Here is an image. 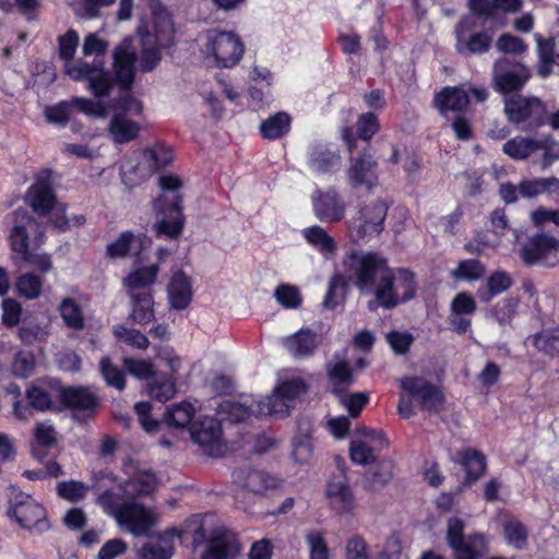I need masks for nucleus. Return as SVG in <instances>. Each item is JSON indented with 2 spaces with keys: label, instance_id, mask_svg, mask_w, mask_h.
<instances>
[{
  "label": "nucleus",
  "instance_id": "1",
  "mask_svg": "<svg viewBox=\"0 0 559 559\" xmlns=\"http://www.w3.org/2000/svg\"><path fill=\"white\" fill-rule=\"evenodd\" d=\"M129 477L118 491L106 490L97 501L105 513L112 516L121 526L135 536L146 535L154 523L152 512L139 499L151 496L157 488V477L151 471L139 467H128Z\"/></svg>",
  "mask_w": 559,
  "mask_h": 559
},
{
  "label": "nucleus",
  "instance_id": "2",
  "mask_svg": "<svg viewBox=\"0 0 559 559\" xmlns=\"http://www.w3.org/2000/svg\"><path fill=\"white\" fill-rule=\"evenodd\" d=\"M59 56L66 61L64 71L74 81L87 82V90L95 98L108 95L112 87L110 72L105 69L104 62L95 59L92 63L86 61L73 62L72 59L79 45V35L75 31L69 29L59 36Z\"/></svg>",
  "mask_w": 559,
  "mask_h": 559
},
{
  "label": "nucleus",
  "instance_id": "3",
  "mask_svg": "<svg viewBox=\"0 0 559 559\" xmlns=\"http://www.w3.org/2000/svg\"><path fill=\"white\" fill-rule=\"evenodd\" d=\"M131 38L123 39L114 50V73L115 78L110 75L112 87L110 88L109 96L116 85L119 86L121 93L116 102V108L120 109L126 117L127 115L138 116L142 112V103L136 99L132 93L131 87L134 81V63L136 60L135 49L132 45Z\"/></svg>",
  "mask_w": 559,
  "mask_h": 559
},
{
  "label": "nucleus",
  "instance_id": "4",
  "mask_svg": "<svg viewBox=\"0 0 559 559\" xmlns=\"http://www.w3.org/2000/svg\"><path fill=\"white\" fill-rule=\"evenodd\" d=\"M371 294L374 295L376 301L368 304L369 310L376 309L374 304L384 309H393L415 297V274L405 267L392 269L389 266Z\"/></svg>",
  "mask_w": 559,
  "mask_h": 559
},
{
  "label": "nucleus",
  "instance_id": "5",
  "mask_svg": "<svg viewBox=\"0 0 559 559\" xmlns=\"http://www.w3.org/2000/svg\"><path fill=\"white\" fill-rule=\"evenodd\" d=\"M159 187L164 195L154 202V207L165 215L168 214V217H164L155 224V231L159 237L177 238L185 226V216L181 211L182 200L179 194L182 182L176 176L164 175L159 177Z\"/></svg>",
  "mask_w": 559,
  "mask_h": 559
},
{
  "label": "nucleus",
  "instance_id": "6",
  "mask_svg": "<svg viewBox=\"0 0 559 559\" xmlns=\"http://www.w3.org/2000/svg\"><path fill=\"white\" fill-rule=\"evenodd\" d=\"M502 152L514 160L532 158L534 164L547 169L559 160V141L550 134L516 135L503 144Z\"/></svg>",
  "mask_w": 559,
  "mask_h": 559
},
{
  "label": "nucleus",
  "instance_id": "7",
  "mask_svg": "<svg viewBox=\"0 0 559 559\" xmlns=\"http://www.w3.org/2000/svg\"><path fill=\"white\" fill-rule=\"evenodd\" d=\"M343 265L348 280L362 295H369L388 270V260L376 252L352 250L346 253Z\"/></svg>",
  "mask_w": 559,
  "mask_h": 559
},
{
  "label": "nucleus",
  "instance_id": "8",
  "mask_svg": "<svg viewBox=\"0 0 559 559\" xmlns=\"http://www.w3.org/2000/svg\"><path fill=\"white\" fill-rule=\"evenodd\" d=\"M153 34L139 33L142 45L140 57V68L144 72H150L160 61L162 48L173 45L175 28L169 11L162 5H157L153 10Z\"/></svg>",
  "mask_w": 559,
  "mask_h": 559
},
{
  "label": "nucleus",
  "instance_id": "9",
  "mask_svg": "<svg viewBox=\"0 0 559 559\" xmlns=\"http://www.w3.org/2000/svg\"><path fill=\"white\" fill-rule=\"evenodd\" d=\"M8 515L19 525L34 533H44L49 528L46 511L31 495L10 487Z\"/></svg>",
  "mask_w": 559,
  "mask_h": 559
},
{
  "label": "nucleus",
  "instance_id": "10",
  "mask_svg": "<svg viewBox=\"0 0 559 559\" xmlns=\"http://www.w3.org/2000/svg\"><path fill=\"white\" fill-rule=\"evenodd\" d=\"M307 384L299 378L284 381L271 395L255 402V413L260 417L284 418L289 415L295 401L306 392Z\"/></svg>",
  "mask_w": 559,
  "mask_h": 559
},
{
  "label": "nucleus",
  "instance_id": "11",
  "mask_svg": "<svg viewBox=\"0 0 559 559\" xmlns=\"http://www.w3.org/2000/svg\"><path fill=\"white\" fill-rule=\"evenodd\" d=\"M204 39V52L221 68L235 67L243 56V43L234 32L209 29Z\"/></svg>",
  "mask_w": 559,
  "mask_h": 559
},
{
  "label": "nucleus",
  "instance_id": "12",
  "mask_svg": "<svg viewBox=\"0 0 559 559\" xmlns=\"http://www.w3.org/2000/svg\"><path fill=\"white\" fill-rule=\"evenodd\" d=\"M78 111L98 119H106L109 115L108 107L100 98L93 100L85 97H72L71 99L47 106L44 109V117L50 124L66 127Z\"/></svg>",
  "mask_w": 559,
  "mask_h": 559
},
{
  "label": "nucleus",
  "instance_id": "13",
  "mask_svg": "<svg viewBox=\"0 0 559 559\" xmlns=\"http://www.w3.org/2000/svg\"><path fill=\"white\" fill-rule=\"evenodd\" d=\"M504 114L516 126L535 129L546 124V105L535 96L515 94L506 97Z\"/></svg>",
  "mask_w": 559,
  "mask_h": 559
},
{
  "label": "nucleus",
  "instance_id": "14",
  "mask_svg": "<svg viewBox=\"0 0 559 559\" xmlns=\"http://www.w3.org/2000/svg\"><path fill=\"white\" fill-rule=\"evenodd\" d=\"M192 441L209 456H222L226 451L221 423L212 416L194 419L189 426Z\"/></svg>",
  "mask_w": 559,
  "mask_h": 559
},
{
  "label": "nucleus",
  "instance_id": "15",
  "mask_svg": "<svg viewBox=\"0 0 559 559\" xmlns=\"http://www.w3.org/2000/svg\"><path fill=\"white\" fill-rule=\"evenodd\" d=\"M464 522L459 518H451L447 525V540L453 549L456 559H478L487 551L484 534L475 533L464 536Z\"/></svg>",
  "mask_w": 559,
  "mask_h": 559
},
{
  "label": "nucleus",
  "instance_id": "16",
  "mask_svg": "<svg viewBox=\"0 0 559 559\" xmlns=\"http://www.w3.org/2000/svg\"><path fill=\"white\" fill-rule=\"evenodd\" d=\"M7 223L10 225L9 241L13 252L25 253L31 237H34L36 243L41 242L43 230L25 209L15 210L7 217Z\"/></svg>",
  "mask_w": 559,
  "mask_h": 559
},
{
  "label": "nucleus",
  "instance_id": "17",
  "mask_svg": "<svg viewBox=\"0 0 559 559\" xmlns=\"http://www.w3.org/2000/svg\"><path fill=\"white\" fill-rule=\"evenodd\" d=\"M530 78V69L522 63L503 58L493 64V86L501 94L523 88Z\"/></svg>",
  "mask_w": 559,
  "mask_h": 559
},
{
  "label": "nucleus",
  "instance_id": "18",
  "mask_svg": "<svg viewBox=\"0 0 559 559\" xmlns=\"http://www.w3.org/2000/svg\"><path fill=\"white\" fill-rule=\"evenodd\" d=\"M311 204L314 216L322 223L333 224L345 217L347 205L337 190L333 187L311 193Z\"/></svg>",
  "mask_w": 559,
  "mask_h": 559
},
{
  "label": "nucleus",
  "instance_id": "19",
  "mask_svg": "<svg viewBox=\"0 0 559 559\" xmlns=\"http://www.w3.org/2000/svg\"><path fill=\"white\" fill-rule=\"evenodd\" d=\"M346 179L352 189L372 191L379 185L377 160L367 151L358 156H353L346 171Z\"/></svg>",
  "mask_w": 559,
  "mask_h": 559
},
{
  "label": "nucleus",
  "instance_id": "20",
  "mask_svg": "<svg viewBox=\"0 0 559 559\" xmlns=\"http://www.w3.org/2000/svg\"><path fill=\"white\" fill-rule=\"evenodd\" d=\"M388 206L382 201H374L362 206L352 218L349 228L357 233L359 238L379 235L383 230Z\"/></svg>",
  "mask_w": 559,
  "mask_h": 559
},
{
  "label": "nucleus",
  "instance_id": "21",
  "mask_svg": "<svg viewBox=\"0 0 559 559\" xmlns=\"http://www.w3.org/2000/svg\"><path fill=\"white\" fill-rule=\"evenodd\" d=\"M401 389L408 397L417 400L423 409L437 411L443 402L439 389L420 377H405L400 380Z\"/></svg>",
  "mask_w": 559,
  "mask_h": 559
},
{
  "label": "nucleus",
  "instance_id": "22",
  "mask_svg": "<svg viewBox=\"0 0 559 559\" xmlns=\"http://www.w3.org/2000/svg\"><path fill=\"white\" fill-rule=\"evenodd\" d=\"M558 255L559 238L545 233L530 237L521 249V258L528 265L557 259Z\"/></svg>",
  "mask_w": 559,
  "mask_h": 559
},
{
  "label": "nucleus",
  "instance_id": "23",
  "mask_svg": "<svg viewBox=\"0 0 559 559\" xmlns=\"http://www.w3.org/2000/svg\"><path fill=\"white\" fill-rule=\"evenodd\" d=\"M27 200L32 209L39 215H45L52 209L55 193L49 169H44L37 175L35 182L28 188Z\"/></svg>",
  "mask_w": 559,
  "mask_h": 559
},
{
  "label": "nucleus",
  "instance_id": "24",
  "mask_svg": "<svg viewBox=\"0 0 559 559\" xmlns=\"http://www.w3.org/2000/svg\"><path fill=\"white\" fill-rule=\"evenodd\" d=\"M469 25L466 21L460 22L455 27V48L461 55H481L489 50L492 37L488 32L467 34Z\"/></svg>",
  "mask_w": 559,
  "mask_h": 559
},
{
  "label": "nucleus",
  "instance_id": "25",
  "mask_svg": "<svg viewBox=\"0 0 559 559\" xmlns=\"http://www.w3.org/2000/svg\"><path fill=\"white\" fill-rule=\"evenodd\" d=\"M388 447V440L382 431H368L366 440H352L350 459L354 463L367 465L376 461L377 453Z\"/></svg>",
  "mask_w": 559,
  "mask_h": 559
},
{
  "label": "nucleus",
  "instance_id": "26",
  "mask_svg": "<svg viewBox=\"0 0 559 559\" xmlns=\"http://www.w3.org/2000/svg\"><path fill=\"white\" fill-rule=\"evenodd\" d=\"M283 344L287 352L296 359L311 357L320 344V337L309 329H300L284 338Z\"/></svg>",
  "mask_w": 559,
  "mask_h": 559
},
{
  "label": "nucleus",
  "instance_id": "27",
  "mask_svg": "<svg viewBox=\"0 0 559 559\" xmlns=\"http://www.w3.org/2000/svg\"><path fill=\"white\" fill-rule=\"evenodd\" d=\"M308 166L318 175L333 174L341 166V156L324 145H313L308 152Z\"/></svg>",
  "mask_w": 559,
  "mask_h": 559
},
{
  "label": "nucleus",
  "instance_id": "28",
  "mask_svg": "<svg viewBox=\"0 0 559 559\" xmlns=\"http://www.w3.org/2000/svg\"><path fill=\"white\" fill-rule=\"evenodd\" d=\"M326 496L331 507L338 513H348L354 509V496L344 476L328 483Z\"/></svg>",
  "mask_w": 559,
  "mask_h": 559
},
{
  "label": "nucleus",
  "instance_id": "29",
  "mask_svg": "<svg viewBox=\"0 0 559 559\" xmlns=\"http://www.w3.org/2000/svg\"><path fill=\"white\" fill-rule=\"evenodd\" d=\"M168 296L174 309H186L192 298L191 283L182 271L174 273L168 285Z\"/></svg>",
  "mask_w": 559,
  "mask_h": 559
},
{
  "label": "nucleus",
  "instance_id": "30",
  "mask_svg": "<svg viewBox=\"0 0 559 559\" xmlns=\"http://www.w3.org/2000/svg\"><path fill=\"white\" fill-rule=\"evenodd\" d=\"M436 104L442 115L448 111H463L469 104V94L462 87H444L436 96Z\"/></svg>",
  "mask_w": 559,
  "mask_h": 559
},
{
  "label": "nucleus",
  "instance_id": "31",
  "mask_svg": "<svg viewBox=\"0 0 559 559\" xmlns=\"http://www.w3.org/2000/svg\"><path fill=\"white\" fill-rule=\"evenodd\" d=\"M525 343L532 345L545 356L559 357V328L544 329L530 335Z\"/></svg>",
  "mask_w": 559,
  "mask_h": 559
},
{
  "label": "nucleus",
  "instance_id": "32",
  "mask_svg": "<svg viewBox=\"0 0 559 559\" xmlns=\"http://www.w3.org/2000/svg\"><path fill=\"white\" fill-rule=\"evenodd\" d=\"M235 481L253 493H262L274 485V479L262 471L237 469L234 472Z\"/></svg>",
  "mask_w": 559,
  "mask_h": 559
},
{
  "label": "nucleus",
  "instance_id": "33",
  "mask_svg": "<svg viewBox=\"0 0 559 559\" xmlns=\"http://www.w3.org/2000/svg\"><path fill=\"white\" fill-rule=\"evenodd\" d=\"M158 270L159 267L157 264H152L131 272L124 278V284L128 288L129 295L150 292V287L154 284Z\"/></svg>",
  "mask_w": 559,
  "mask_h": 559
},
{
  "label": "nucleus",
  "instance_id": "34",
  "mask_svg": "<svg viewBox=\"0 0 559 559\" xmlns=\"http://www.w3.org/2000/svg\"><path fill=\"white\" fill-rule=\"evenodd\" d=\"M108 130L114 141L122 144L134 140L139 134L140 127L123 114H115L110 119Z\"/></svg>",
  "mask_w": 559,
  "mask_h": 559
},
{
  "label": "nucleus",
  "instance_id": "35",
  "mask_svg": "<svg viewBox=\"0 0 559 559\" xmlns=\"http://www.w3.org/2000/svg\"><path fill=\"white\" fill-rule=\"evenodd\" d=\"M290 122L292 119L287 112H276L261 122V135L267 140H277L288 133L290 130Z\"/></svg>",
  "mask_w": 559,
  "mask_h": 559
},
{
  "label": "nucleus",
  "instance_id": "36",
  "mask_svg": "<svg viewBox=\"0 0 559 559\" xmlns=\"http://www.w3.org/2000/svg\"><path fill=\"white\" fill-rule=\"evenodd\" d=\"M66 406L79 411H92L96 406L95 395L85 388H68L61 393Z\"/></svg>",
  "mask_w": 559,
  "mask_h": 559
},
{
  "label": "nucleus",
  "instance_id": "37",
  "mask_svg": "<svg viewBox=\"0 0 559 559\" xmlns=\"http://www.w3.org/2000/svg\"><path fill=\"white\" fill-rule=\"evenodd\" d=\"M459 456V462L464 466L469 484L476 481L485 473L486 459L479 451L468 448L461 451Z\"/></svg>",
  "mask_w": 559,
  "mask_h": 559
},
{
  "label": "nucleus",
  "instance_id": "38",
  "mask_svg": "<svg viewBox=\"0 0 559 559\" xmlns=\"http://www.w3.org/2000/svg\"><path fill=\"white\" fill-rule=\"evenodd\" d=\"M511 277L506 272H493L486 282L485 287L477 290V296L483 302H489L495 296H498L510 288Z\"/></svg>",
  "mask_w": 559,
  "mask_h": 559
},
{
  "label": "nucleus",
  "instance_id": "39",
  "mask_svg": "<svg viewBox=\"0 0 559 559\" xmlns=\"http://www.w3.org/2000/svg\"><path fill=\"white\" fill-rule=\"evenodd\" d=\"M302 235L323 255H331L336 250L335 241L321 226L314 225L305 228Z\"/></svg>",
  "mask_w": 559,
  "mask_h": 559
},
{
  "label": "nucleus",
  "instance_id": "40",
  "mask_svg": "<svg viewBox=\"0 0 559 559\" xmlns=\"http://www.w3.org/2000/svg\"><path fill=\"white\" fill-rule=\"evenodd\" d=\"M132 300V318L139 324L151 322L154 319L153 297L151 292L141 294H131Z\"/></svg>",
  "mask_w": 559,
  "mask_h": 559
},
{
  "label": "nucleus",
  "instance_id": "41",
  "mask_svg": "<svg viewBox=\"0 0 559 559\" xmlns=\"http://www.w3.org/2000/svg\"><path fill=\"white\" fill-rule=\"evenodd\" d=\"M486 273V266L477 259H467L459 262L457 266L450 273L457 282H475Z\"/></svg>",
  "mask_w": 559,
  "mask_h": 559
},
{
  "label": "nucleus",
  "instance_id": "42",
  "mask_svg": "<svg viewBox=\"0 0 559 559\" xmlns=\"http://www.w3.org/2000/svg\"><path fill=\"white\" fill-rule=\"evenodd\" d=\"M145 240V238L135 237L130 231H124L116 241L107 246V254L110 258H123L132 250L143 247Z\"/></svg>",
  "mask_w": 559,
  "mask_h": 559
},
{
  "label": "nucleus",
  "instance_id": "43",
  "mask_svg": "<svg viewBox=\"0 0 559 559\" xmlns=\"http://www.w3.org/2000/svg\"><path fill=\"white\" fill-rule=\"evenodd\" d=\"M235 550L234 543L217 534L210 538L201 559H229Z\"/></svg>",
  "mask_w": 559,
  "mask_h": 559
},
{
  "label": "nucleus",
  "instance_id": "44",
  "mask_svg": "<svg viewBox=\"0 0 559 559\" xmlns=\"http://www.w3.org/2000/svg\"><path fill=\"white\" fill-rule=\"evenodd\" d=\"M148 395L159 402H166L176 394L175 382L171 378L154 374L147 384Z\"/></svg>",
  "mask_w": 559,
  "mask_h": 559
},
{
  "label": "nucleus",
  "instance_id": "45",
  "mask_svg": "<svg viewBox=\"0 0 559 559\" xmlns=\"http://www.w3.org/2000/svg\"><path fill=\"white\" fill-rule=\"evenodd\" d=\"M194 413L195 409L191 403L181 402L171 405L167 409L165 414V419L169 426L185 427L188 424L191 425V423L193 421L192 418L194 416Z\"/></svg>",
  "mask_w": 559,
  "mask_h": 559
},
{
  "label": "nucleus",
  "instance_id": "46",
  "mask_svg": "<svg viewBox=\"0 0 559 559\" xmlns=\"http://www.w3.org/2000/svg\"><path fill=\"white\" fill-rule=\"evenodd\" d=\"M503 536L508 545L515 549H523L527 543L528 530L519 520H510L503 524Z\"/></svg>",
  "mask_w": 559,
  "mask_h": 559
},
{
  "label": "nucleus",
  "instance_id": "47",
  "mask_svg": "<svg viewBox=\"0 0 559 559\" xmlns=\"http://www.w3.org/2000/svg\"><path fill=\"white\" fill-rule=\"evenodd\" d=\"M328 373L333 382V393L341 394L343 392L342 385H348L353 382L352 371L346 361L340 360L331 362L328 367Z\"/></svg>",
  "mask_w": 559,
  "mask_h": 559
},
{
  "label": "nucleus",
  "instance_id": "48",
  "mask_svg": "<svg viewBox=\"0 0 559 559\" xmlns=\"http://www.w3.org/2000/svg\"><path fill=\"white\" fill-rule=\"evenodd\" d=\"M57 432L48 421L38 423L35 427L34 437L36 445L33 448V454L36 457H43L40 447H51L57 442Z\"/></svg>",
  "mask_w": 559,
  "mask_h": 559
},
{
  "label": "nucleus",
  "instance_id": "49",
  "mask_svg": "<svg viewBox=\"0 0 559 559\" xmlns=\"http://www.w3.org/2000/svg\"><path fill=\"white\" fill-rule=\"evenodd\" d=\"M43 282L40 277L33 273H25L16 281V289L19 294L26 299H36L40 296Z\"/></svg>",
  "mask_w": 559,
  "mask_h": 559
},
{
  "label": "nucleus",
  "instance_id": "50",
  "mask_svg": "<svg viewBox=\"0 0 559 559\" xmlns=\"http://www.w3.org/2000/svg\"><path fill=\"white\" fill-rule=\"evenodd\" d=\"M99 370L105 382L119 391L126 386L123 371L115 366L109 357H104L99 362Z\"/></svg>",
  "mask_w": 559,
  "mask_h": 559
},
{
  "label": "nucleus",
  "instance_id": "51",
  "mask_svg": "<svg viewBox=\"0 0 559 559\" xmlns=\"http://www.w3.org/2000/svg\"><path fill=\"white\" fill-rule=\"evenodd\" d=\"M141 559H170L173 555V546L168 542V537L162 536L156 543L145 544L141 551Z\"/></svg>",
  "mask_w": 559,
  "mask_h": 559
},
{
  "label": "nucleus",
  "instance_id": "52",
  "mask_svg": "<svg viewBox=\"0 0 559 559\" xmlns=\"http://www.w3.org/2000/svg\"><path fill=\"white\" fill-rule=\"evenodd\" d=\"M60 314L64 323L73 330H82L84 326V319L81 308L70 298L63 299L60 306Z\"/></svg>",
  "mask_w": 559,
  "mask_h": 559
},
{
  "label": "nucleus",
  "instance_id": "53",
  "mask_svg": "<svg viewBox=\"0 0 559 559\" xmlns=\"http://www.w3.org/2000/svg\"><path fill=\"white\" fill-rule=\"evenodd\" d=\"M312 440L309 431L298 433L293 439V457L299 463H307L312 456Z\"/></svg>",
  "mask_w": 559,
  "mask_h": 559
},
{
  "label": "nucleus",
  "instance_id": "54",
  "mask_svg": "<svg viewBox=\"0 0 559 559\" xmlns=\"http://www.w3.org/2000/svg\"><path fill=\"white\" fill-rule=\"evenodd\" d=\"M276 301L286 309H297L301 305V296L296 286L282 284L274 293Z\"/></svg>",
  "mask_w": 559,
  "mask_h": 559
},
{
  "label": "nucleus",
  "instance_id": "55",
  "mask_svg": "<svg viewBox=\"0 0 559 559\" xmlns=\"http://www.w3.org/2000/svg\"><path fill=\"white\" fill-rule=\"evenodd\" d=\"M345 288V281L342 275L334 274L328 285V290L323 299V307L333 310L341 302L342 294Z\"/></svg>",
  "mask_w": 559,
  "mask_h": 559
},
{
  "label": "nucleus",
  "instance_id": "56",
  "mask_svg": "<svg viewBox=\"0 0 559 559\" xmlns=\"http://www.w3.org/2000/svg\"><path fill=\"white\" fill-rule=\"evenodd\" d=\"M518 300L513 298H507L502 301L498 302L489 310V314L500 325L509 324L516 311Z\"/></svg>",
  "mask_w": 559,
  "mask_h": 559
},
{
  "label": "nucleus",
  "instance_id": "57",
  "mask_svg": "<svg viewBox=\"0 0 559 559\" xmlns=\"http://www.w3.org/2000/svg\"><path fill=\"white\" fill-rule=\"evenodd\" d=\"M114 334L117 338L139 349H145L150 344L146 335L138 330L129 329L124 325H116L114 328Z\"/></svg>",
  "mask_w": 559,
  "mask_h": 559
},
{
  "label": "nucleus",
  "instance_id": "58",
  "mask_svg": "<svg viewBox=\"0 0 559 559\" xmlns=\"http://www.w3.org/2000/svg\"><path fill=\"white\" fill-rule=\"evenodd\" d=\"M143 156L147 162L152 163V168L154 169L167 166L174 158L171 148L160 144L144 150Z\"/></svg>",
  "mask_w": 559,
  "mask_h": 559
},
{
  "label": "nucleus",
  "instance_id": "59",
  "mask_svg": "<svg viewBox=\"0 0 559 559\" xmlns=\"http://www.w3.org/2000/svg\"><path fill=\"white\" fill-rule=\"evenodd\" d=\"M306 542L310 550V559H329V548L320 532H309Z\"/></svg>",
  "mask_w": 559,
  "mask_h": 559
},
{
  "label": "nucleus",
  "instance_id": "60",
  "mask_svg": "<svg viewBox=\"0 0 559 559\" xmlns=\"http://www.w3.org/2000/svg\"><path fill=\"white\" fill-rule=\"evenodd\" d=\"M26 399L31 406L38 412H45L52 406L50 394L40 386H31L27 389Z\"/></svg>",
  "mask_w": 559,
  "mask_h": 559
},
{
  "label": "nucleus",
  "instance_id": "61",
  "mask_svg": "<svg viewBox=\"0 0 559 559\" xmlns=\"http://www.w3.org/2000/svg\"><path fill=\"white\" fill-rule=\"evenodd\" d=\"M35 366L34 355L29 352H19L12 362V372L19 378L31 376Z\"/></svg>",
  "mask_w": 559,
  "mask_h": 559
},
{
  "label": "nucleus",
  "instance_id": "62",
  "mask_svg": "<svg viewBox=\"0 0 559 559\" xmlns=\"http://www.w3.org/2000/svg\"><path fill=\"white\" fill-rule=\"evenodd\" d=\"M379 121L374 114L366 112L357 120V133L364 141H369L379 131Z\"/></svg>",
  "mask_w": 559,
  "mask_h": 559
},
{
  "label": "nucleus",
  "instance_id": "63",
  "mask_svg": "<svg viewBox=\"0 0 559 559\" xmlns=\"http://www.w3.org/2000/svg\"><path fill=\"white\" fill-rule=\"evenodd\" d=\"M497 49L502 53L520 55L527 48L523 39L511 34H502L497 40Z\"/></svg>",
  "mask_w": 559,
  "mask_h": 559
},
{
  "label": "nucleus",
  "instance_id": "64",
  "mask_svg": "<svg viewBox=\"0 0 559 559\" xmlns=\"http://www.w3.org/2000/svg\"><path fill=\"white\" fill-rule=\"evenodd\" d=\"M346 559H370L366 540L358 535L350 537L345 547Z\"/></svg>",
  "mask_w": 559,
  "mask_h": 559
}]
</instances>
